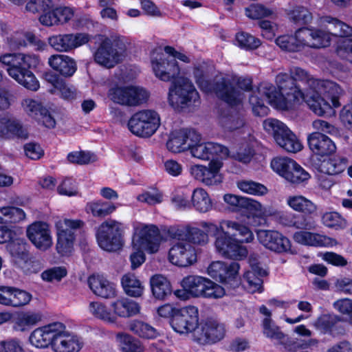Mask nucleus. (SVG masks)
I'll list each match as a JSON object with an SVG mask.
<instances>
[{
  "label": "nucleus",
  "mask_w": 352,
  "mask_h": 352,
  "mask_svg": "<svg viewBox=\"0 0 352 352\" xmlns=\"http://www.w3.org/2000/svg\"><path fill=\"white\" fill-rule=\"evenodd\" d=\"M122 352H142V348L140 341L125 333H119L116 336Z\"/></svg>",
  "instance_id": "nucleus-53"
},
{
  "label": "nucleus",
  "mask_w": 352,
  "mask_h": 352,
  "mask_svg": "<svg viewBox=\"0 0 352 352\" xmlns=\"http://www.w3.org/2000/svg\"><path fill=\"white\" fill-rule=\"evenodd\" d=\"M199 322V309L192 305L177 309L170 319V326L176 333L184 336L192 333L193 339Z\"/></svg>",
  "instance_id": "nucleus-13"
},
{
  "label": "nucleus",
  "mask_w": 352,
  "mask_h": 352,
  "mask_svg": "<svg viewBox=\"0 0 352 352\" xmlns=\"http://www.w3.org/2000/svg\"><path fill=\"white\" fill-rule=\"evenodd\" d=\"M122 225L119 222L112 219L104 221L96 230L98 245L108 252L120 249L122 245Z\"/></svg>",
  "instance_id": "nucleus-12"
},
{
  "label": "nucleus",
  "mask_w": 352,
  "mask_h": 352,
  "mask_svg": "<svg viewBox=\"0 0 352 352\" xmlns=\"http://www.w3.org/2000/svg\"><path fill=\"white\" fill-rule=\"evenodd\" d=\"M6 140L21 139L28 138V131L21 122L14 118L7 117Z\"/></svg>",
  "instance_id": "nucleus-48"
},
{
  "label": "nucleus",
  "mask_w": 352,
  "mask_h": 352,
  "mask_svg": "<svg viewBox=\"0 0 352 352\" xmlns=\"http://www.w3.org/2000/svg\"><path fill=\"white\" fill-rule=\"evenodd\" d=\"M322 22L329 24L327 28L328 32H324L328 36H329L330 34L340 37L352 36V28L337 19L331 16H325L322 19ZM321 31L322 32V30ZM329 43L327 46L329 45L330 36H329Z\"/></svg>",
  "instance_id": "nucleus-44"
},
{
  "label": "nucleus",
  "mask_w": 352,
  "mask_h": 352,
  "mask_svg": "<svg viewBox=\"0 0 352 352\" xmlns=\"http://www.w3.org/2000/svg\"><path fill=\"white\" fill-rule=\"evenodd\" d=\"M89 36L85 33L67 34L50 38V45L58 52H69L89 41Z\"/></svg>",
  "instance_id": "nucleus-25"
},
{
  "label": "nucleus",
  "mask_w": 352,
  "mask_h": 352,
  "mask_svg": "<svg viewBox=\"0 0 352 352\" xmlns=\"http://www.w3.org/2000/svg\"><path fill=\"white\" fill-rule=\"evenodd\" d=\"M109 97L112 101L120 104L138 106L147 100L148 94L142 87L129 86L111 89Z\"/></svg>",
  "instance_id": "nucleus-17"
},
{
  "label": "nucleus",
  "mask_w": 352,
  "mask_h": 352,
  "mask_svg": "<svg viewBox=\"0 0 352 352\" xmlns=\"http://www.w3.org/2000/svg\"><path fill=\"white\" fill-rule=\"evenodd\" d=\"M199 134L194 130L180 129L173 131L166 142L167 148L173 153H181L190 149L191 142H196Z\"/></svg>",
  "instance_id": "nucleus-24"
},
{
  "label": "nucleus",
  "mask_w": 352,
  "mask_h": 352,
  "mask_svg": "<svg viewBox=\"0 0 352 352\" xmlns=\"http://www.w3.org/2000/svg\"><path fill=\"white\" fill-rule=\"evenodd\" d=\"M32 295L15 287L0 285V305L10 307H20L28 305Z\"/></svg>",
  "instance_id": "nucleus-23"
},
{
  "label": "nucleus",
  "mask_w": 352,
  "mask_h": 352,
  "mask_svg": "<svg viewBox=\"0 0 352 352\" xmlns=\"http://www.w3.org/2000/svg\"><path fill=\"white\" fill-rule=\"evenodd\" d=\"M323 224L336 230L344 229L347 226L346 221L336 212H325L322 217Z\"/></svg>",
  "instance_id": "nucleus-59"
},
{
  "label": "nucleus",
  "mask_w": 352,
  "mask_h": 352,
  "mask_svg": "<svg viewBox=\"0 0 352 352\" xmlns=\"http://www.w3.org/2000/svg\"><path fill=\"white\" fill-rule=\"evenodd\" d=\"M27 236L38 250L45 251L53 244L50 226L43 221H35L27 228Z\"/></svg>",
  "instance_id": "nucleus-22"
},
{
  "label": "nucleus",
  "mask_w": 352,
  "mask_h": 352,
  "mask_svg": "<svg viewBox=\"0 0 352 352\" xmlns=\"http://www.w3.org/2000/svg\"><path fill=\"white\" fill-rule=\"evenodd\" d=\"M88 284L91 291L102 298H111L116 295L115 285L110 283L102 275L93 274L90 276L88 278Z\"/></svg>",
  "instance_id": "nucleus-32"
},
{
  "label": "nucleus",
  "mask_w": 352,
  "mask_h": 352,
  "mask_svg": "<svg viewBox=\"0 0 352 352\" xmlns=\"http://www.w3.org/2000/svg\"><path fill=\"white\" fill-rule=\"evenodd\" d=\"M111 308L116 317L130 318L138 314L140 306L135 301L126 297H122L111 302Z\"/></svg>",
  "instance_id": "nucleus-34"
},
{
  "label": "nucleus",
  "mask_w": 352,
  "mask_h": 352,
  "mask_svg": "<svg viewBox=\"0 0 352 352\" xmlns=\"http://www.w3.org/2000/svg\"><path fill=\"white\" fill-rule=\"evenodd\" d=\"M21 107L23 111L30 117L36 120L39 118L42 112H45V107L42 103L33 98H27L21 101Z\"/></svg>",
  "instance_id": "nucleus-56"
},
{
  "label": "nucleus",
  "mask_w": 352,
  "mask_h": 352,
  "mask_svg": "<svg viewBox=\"0 0 352 352\" xmlns=\"http://www.w3.org/2000/svg\"><path fill=\"white\" fill-rule=\"evenodd\" d=\"M245 15L251 19H260L274 14V11L261 4L254 3L245 9Z\"/></svg>",
  "instance_id": "nucleus-62"
},
{
  "label": "nucleus",
  "mask_w": 352,
  "mask_h": 352,
  "mask_svg": "<svg viewBox=\"0 0 352 352\" xmlns=\"http://www.w3.org/2000/svg\"><path fill=\"white\" fill-rule=\"evenodd\" d=\"M84 225L83 221L78 219L60 217L56 219V249L59 254L66 256L72 252L76 239V232L82 229Z\"/></svg>",
  "instance_id": "nucleus-6"
},
{
  "label": "nucleus",
  "mask_w": 352,
  "mask_h": 352,
  "mask_svg": "<svg viewBox=\"0 0 352 352\" xmlns=\"http://www.w3.org/2000/svg\"><path fill=\"white\" fill-rule=\"evenodd\" d=\"M265 275V272L257 265L251 263V270L243 275V287L250 293L262 292L263 280L261 277Z\"/></svg>",
  "instance_id": "nucleus-36"
},
{
  "label": "nucleus",
  "mask_w": 352,
  "mask_h": 352,
  "mask_svg": "<svg viewBox=\"0 0 352 352\" xmlns=\"http://www.w3.org/2000/svg\"><path fill=\"white\" fill-rule=\"evenodd\" d=\"M257 238L263 246L272 251L285 252L290 249L289 240L278 231L260 230L257 232Z\"/></svg>",
  "instance_id": "nucleus-26"
},
{
  "label": "nucleus",
  "mask_w": 352,
  "mask_h": 352,
  "mask_svg": "<svg viewBox=\"0 0 352 352\" xmlns=\"http://www.w3.org/2000/svg\"><path fill=\"white\" fill-rule=\"evenodd\" d=\"M243 208H247L245 217L238 221L246 225L248 228L250 226L256 227L261 226L263 205L254 199L247 198Z\"/></svg>",
  "instance_id": "nucleus-38"
},
{
  "label": "nucleus",
  "mask_w": 352,
  "mask_h": 352,
  "mask_svg": "<svg viewBox=\"0 0 352 352\" xmlns=\"http://www.w3.org/2000/svg\"><path fill=\"white\" fill-rule=\"evenodd\" d=\"M263 126L265 131L273 136L276 143L285 151L297 153L302 150L300 141L283 122L270 118L263 121Z\"/></svg>",
  "instance_id": "nucleus-7"
},
{
  "label": "nucleus",
  "mask_w": 352,
  "mask_h": 352,
  "mask_svg": "<svg viewBox=\"0 0 352 352\" xmlns=\"http://www.w3.org/2000/svg\"><path fill=\"white\" fill-rule=\"evenodd\" d=\"M293 239L296 243L307 246L328 247L336 244L333 239L305 230L296 232Z\"/></svg>",
  "instance_id": "nucleus-31"
},
{
  "label": "nucleus",
  "mask_w": 352,
  "mask_h": 352,
  "mask_svg": "<svg viewBox=\"0 0 352 352\" xmlns=\"http://www.w3.org/2000/svg\"><path fill=\"white\" fill-rule=\"evenodd\" d=\"M117 206L110 201L94 200L86 204L85 211L97 218H104L116 211Z\"/></svg>",
  "instance_id": "nucleus-41"
},
{
  "label": "nucleus",
  "mask_w": 352,
  "mask_h": 352,
  "mask_svg": "<svg viewBox=\"0 0 352 352\" xmlns=\"http://www.w3.org/2000/svg\"><path fill=\"white\" fill-rule=\"evenodd\" d=\"M135 230L132 242L135 252L130 256L133 269L138 267L144 262V251L150 254L155 253L158 251L161 243L160 233L157 226L140 225L135 228Z\"/></svg>",
  "instance_id": "nucleus-5"
},
{
  "label": "nucleus",
  "mask_w": 352,
  "mask_h": 352,
  "mask_svg": "<svg viewBox=\"0 0 352 352\" xmlns=\"http://www.w3.org/2000/svg\"><path fill=\"white\" fill-rule=\"evenodd\" d=\"M236 44L246 50L256 49L261 45V41L247 32H241L236 34Z\"/></svg>",
  "instance_id": "nucleus-58"
},
{
  "label": "nucleus",
  "mask_w": 352,
  "mask_h": 352,
  "mask_svg": "<svg viewBox=\"0 0 352 352\" xmlns=\"http://www.w3.org/2000/svg\"><path fill=\"white\" fill-rule=\"evenodd\" d=\"M199 96L192 83L187 78H179L169 88L168 101L175 108H184L199 100Z\"/></svg>",
  "instance_id": "nucleus-11"
},
{
  "label": "nucleus",
  "mask_w": 352,
  "mask_h": 352,
  "mask_svg": "<svg viewBox=\"0 0 352 352\" xmlns=\"http://www.w3.org/2000/svg\"><path fill=\"white\" fill-rule=\"evenodd\" d=\"M207 280L208 278L200 276H188L184 278L182 281L183 289L175 291V294L178 298L184 300L188 298L190 296L201 297Z\"/></svg>",
  "instance_id": "nucleus-28"
},
{
  "label": "nucleus",
  "mask_w": 352,
  "mask_h": 352,
  "mask_svg": "<svg viewBox=\"0 0 352 352\" xmlns=\"http://www.w3.org/2000/svg\"><path fill=\"white\" fill-rule=\"evenodd\" d=\"M190 153L194 157L202 160H209L214 156L221 159L229 156L227 147L212 142H201V137L196 142H191Z\"/></svg>",
  "instance_id": "nucleus-21"
},
{
  "label": "nucleus",
  "mask_w": 352,
  "mask_h": 352,
  "mask_svg": "<svg viewBox=\"0 0 352 352\" xmlns=\"http://www.w3.org/2000/svg\"><path fill=\"white\" fill-rule=\"evenodd\" d=\"M223 163L219 160H211L208 166L195 164L190 166V173L197 181L206 186H217L223 181L219 173Z\"/></svg>",
  "instance_id": "nucleus-18"
},
{
  "label": "nucleus",
  "mask_w": 352,
  "mask_h": 352,
  "mask_svg": "<svg viewBox=\"0 0 352 352\" xmlns=\"http://www.w3.org/2000/svg\"><path fill=\"white\" fill-rule=\"evenodd\" d=\"M221 79L228 80V87L229 89L228 94L232 97L235 95V93H239L241 96V98L239 101H233V102H227L231 106H234L240 104L244 98V94L241 92V90L249 91L252 89V79L250 78L243 77H221Z\"/></svg>",
  "instance_id": "nucleus-39"
},
{
  "label": "nucleus",
  "mask_w": 352,
  "mask_h": 352,
  "mask_svg": "<svg viewBox=\"0 0 352 352\" xmlns=\"http://www.w3.org/2000/svg\"><path fill=\"white\" fill-rule=\"evenodd\" d=\"M61 322H52L35 329L30 334V344L38 349L51 348L53 350L54 343L60 332Z\"/></svg>",
  "instance_id": "nucleus-19"
},
{
  "label": "nucleus",
  "mask_w": 352,
  "mask_h": 352,
  "mask_svg": "<svg viewBox=\"0 0 352 352\" xmlns=\"http://www.w3.org/2000/svg\"><path fill=\"white\" fill-rule=\"evenodd\" d=\"M49 65L64 76H72L76 71L74 59L63 54H54L48 59Z\"/></svg>",
  "instance_id": "nucleus-35"
},
{
  "label": "nucleus",
  "mask_w": 352,
  "mask_h": 352,
  "mask_svg": "<svg viewBox=\"0 0 352 352\" xmlns=\"http://www.w3.org/2000/svg\"><path fill=\"white\" fill-rule=\"evenodd\" d=\"M239 223L249 232L248 236H241L239 231L225 230L215 237L214 247L216 252L221 256L233 260H243L248 254L247 248L243 243H250L254 239V235L250 228L246 225Z\"/></svg>",
  "instance_id": "nucleus-3"
},
{
  "label": "nucleus",
  "mask_w": 352,
  "mask_h": 352,
  "mask_svg": "<svg viewBox=\"0 0 352 352\" xmlns=\"http://www.w3.org/2000/svg\"><path fill=\"white\" fill-rule=\"evenodd\" d=\"M0 63L6 67L8 75L18 83L31 91L39 88V82L31 68L40 63L38 56L23 53H6L0 56Z\"/></svg>",
  "instance_id": "nucleus-2"
},
{
  "label": "nucleus",
  "mask_w": 352,
  "mask_h": 352,
  "mask_svg": "<svg viewBox=\"0 0 352 352\" xmlns=\"http://www.w3.org/2000/svg\"><path fill=\"white\" fill-rule=\"evenodd\" d=\"M340 317L336 315H324L319 317L314 322V326L324 332H331Z\"/></svg>",
  "instance_id": "nucleus-63"
},
{
  "label": "nucleus",
  "mask_w": 352,
  "mask_h": 352,
  "mask_svg": "<svg viewBox=\"0 0 352 352\" xmlns=\"http://www.w3.org/2000/svg\"><path fill=\"white\" fill-rule=\"evenodd\" d=\"M287 204L294 210L305 214H312L317 210L316 205L302 195L289 196Z\"/></svg>",
  "instance_id": "nucleus-43"
},
{
  "label": "nucleus",
  "mask_w": 352,
  "mask_h": 352,
  "mask_svg": "<svg viewBox=\"0 0 352 352\" xmlns=\"http://www.w3.org/2000/svg\"><path fill=\"white\" fill-rule=\"evenodd\" d=\"M238 188L247 194L262 196L267 192V188L263 184L253 181H241L237 183Z\"/></svg>",
  "instance_id": "nucleus-60"
},
{
  "label": "nucleus",
  "mask_w": 352,
  "mask_h": 352,
  "mask_svg": "<svg viewBox=\"0 0 352 352\" xmlns=\"http://www.w3.org/2000/svg\"><path fill=\"white\" fill-rule=\"evenodd\" d=\"M263 329L264 335L275 341L278 344H283L289 351L295 344L294 341L289 339L287 335L283 333L280 328L276 326L271 318H265L263 321Z\"/></svg>",
  "instance_id": "nucleus-33"
},
{
  "label": "nucleus",
  "mask_w": 352,
  "mask_h": 352,
  "mask_svg": "<svg viewBox=\"0 0 352 352\" xmlns=\"http://www.w3.org/2000/svg\"><path fill=\"white\" fill-rule=\"evenodd\" d=\"M172 241L168 250V259L173 265L186 267L197 262L196 248L184 239H170Z\"/></svg>",
  "instance_id": "nucleus-16"
},
{
  "label": "nucleus",
  "mask_w": 352,
  "mask_h": 352,
  "mask_svg": "<svg viewBox=\"0 0 352 352\" xmlns=\"http://www.w3.org/2000/svg\"><path fill=\"white\" fill-rule=\"evenodd\" d=\"M193 75L196 83L199 88L206 93H214L219 98L226 102H233L239 101L241 96L239 93H235L232 97L228 94V80L221 79V77L217 79L215 83H212L208 80L206 67L205 65H195L193 69Z\"/></svg>",
  "instance_id": "nucleus-8"
},
{
  "label": "nucleus",
  "mask_w": 352,
  "mask_h": 352,
  "mask_svg": "<svg viewBox=\"0 0 352 352\" xmlns=\"http://www.w3.org/2000/svg\"><path fill=\"white\" fill-rule=\"evenodd\" d=\"M60 332L55 339L53 351L55 352H78L83 346V342L78 336L66 330L61 322Z\"/></svg>",
  "instance_id": "nucleus-27"
},
{
  "label": "nucleus",
  "mask_w": 352,
  "mask_h": 352,
  "mask_svg": "<svg viewBox=\"0 0 352 352\" xmlns=\"http://www.w3.org/2000/svg\"><path fill=\"white\" fill-rule=\"evenodd\" d=\"M19 245V250L14 253L18 266L25 273H36L38 271V263L25 249V244Z\"/></svg>",
  "instance_id": "nucleus-42"
},
{
  "label": "nucleus",
  "mask_w": 352,
  "mask_h": 352,
  "mask_svg": "<svg viewBox=\"0 0 352 352\" xmlns=\"http://www.w3.org/2000/svg\"><path fill=\"white\" fill-rule=\"evenodd\" d=\"M213 204L208 192L203 188H195L191 192L190 209L206 213L212 209Z\"/></svg>",
  "instance_id": "nucleus-37"
},
{
  "label": "nucleus",
  "mask_w": 352,
  "mask_h": 352,
  "mask_svg": "<svg viewBox=\"0 0 352 352\" xmlns=\"http://www.w3.org/2000/svg\"><path fill=\"white\" fill-rule=\"evenodd\" d=\"M160 125V115L151 109L142 110L135 113L128 122L129 131L134 135L143 138L153 135Z\"/></svg>",
  "instance_id": "nucleus-10"
},
{
  "label": "nucleus",
  "mask_w": 352,
  "mask_h": 352,
  "mask_svg": "<svg viewBox=\"0 0 352 352\" xmlns=\"http://www.w3.org/2000/svg\"><path fill=\"white\" fill-rule=\"evenodd\" d=\"M226 333L225 324L217 317L208 316L200 320L194 340L200 344H215L223 339Z\"/></svg>",
  "instance_id": "nucleus-14"
},
{
  "label": "nucleus",
  "mask_w": 352,
  "mask_h": 352,
  "mask_svg": "<svg viewBox=\"0 0 352 352\" xmlns=\"http://www.w3.org/2000/svg\"><path fill=\"white\" fill-rule=\"evenodd\" d=\"M122 286L126 294L131 297H140L144 292L141 281L133 274H124L121 280Z\"/></svg>",
  "instance_id": "nucleus-45"
},
{
  "label": "nucleus",
  "mask_w": 352,
  "mask_h": 352,
  "mask_svg": "<svg viewBox=\"0 0 352 352\" xmlns=\"http://www.w3.org/2000/svg\"><path fill=\"white\" fill-rule=\"evenodd\" d=\"M190 190L186 186H180L174 190L171 195V203L177 210H190Z\"/></svg>",
  "instance_id": "nucleus-51"
},
{
  "label": "nucleus",
  "mask_w": 352,
  "mask_h": 352,
  "mask_svg": "<svg viewBox=\"0 0 352 352\" xmlns=\"http://www.w3.org/2000/svg\"><path fill=\"white\" fill-rule=\"evenodd\" d=\"M346 168V160L340 157H331L322 160L319 165L320 172L329 175H338Z\"/></svg>",
  "instance_id": "nucleus-46"
},
{
  "label": "nucleus",
  "mask_w": 352,
  "mask_h": 352,
  "mask_svg": "<svg viewBox=\"0 0 352 352\" xmlns=\"http://www.w3.org/2000/svg\"><path fill=\"white\" fill-rule=\"evenodd\" d=\"M307 142L310 150L318 155H329L336 149L334 142L327 135L320 132H313L308 135Z\"/></svg>",
  "instance_id": "nucleus-30"
},
{
  "label": "nucleus",
  "mask_w": 352,
  "mask_h": 352,
  "mask_svg": "<svg viewBox=\"0 0 352 352\" xmlns=\"http://www.w3.org/2000/svg\"><path fill=\"white\" fill-rule=\"evenodd\" d=\"M294 160L287 157H277L271 162L272 170L286 179L290 168H293Z\"/></svg>",
  "instance_id": "nucleus-57"
},
{
  "label": "nucleus",
  "mask_w": 352,
  "mask_h": 352,
  "mask_svg": "<svg viewBox=\"0 0 352 352\" xmlns=\"http://www.w3.org/2000/svg\"><path fill=\"white\" fill-rule=\"evenodd\" d=\"M7 41L10 47L12 48L25 46L28 42L36 45L38 50H43L45 46V43L38 39L33 34L22 31L14 32L7 37Z\"/></svg>",
  "instance_id": "nucleus-40"
},
{
  "label": "nucleus",
  "mask_w": 352,
  "mask_h": 352,
  "mask_svg": "<svg viewBox=\"0 0 352 352\" xmlns=\"http://www.w3.org/2000/svg\"><path fill=\"white\" fill-rule=\"evenodd\" d=\"M41 319V316L39 314L32 312L23 313L16 318L13 328L16 331L23 332L31 326L36 324Z\"/></svg>",
  "instance_id": "nucleus-54"
},
{
  "label": "nucleus",
  "mask_w": 352,
  "mask_h": 352,
  "mask_svg": "<svg viewBox=\"0 0 352 352\" xmlns=\"http://www.w3.org/2000/svg\"><path fill=\"white\" fill-rule=\"evenodd\" d=\"M329 36L320 30L302 28L294 36L282 35L276 39V44L283 50L298 52L305 47L320 48L327 47Z\"/></svg>",
  "instance_id": "nucleus-4"
},
{
  "label": "nucleus",
  "mask_w": 352,
  "mask_h": 352,
  "mask_svg": "<svg viewBox=\"0 0 352 352\" xmlns=\"http://www.w3.org/2000/svg\"><path fill=\"white\" fill-rule=\"evenodd\" d=\"M309 177V174L294 161L293 168H290L289 173H287L286 180L292 184H298L307 181Z\"/></svg>",
  "instance_id": "nucleus-61"
},
{
  "label": "nucleus",
  "mask_w": 352,
  "mask_h": 352,
  "mask_svg": "<svg viewBox=\"0 0 352 352\" xmlns=\"http://www.w3.org/2000/svg\"><path fill=\"white\" fill-rule=\"evenodd\" d=\"M151 63L155 76L162 81H170L179 74L180 69L176 60L170 58L161 48L153 51Z\"/></svg>",
  "instance_id": "nucleus-15"
},
{
  "label": "nucleus",
  "mask_w": 352,
  "mask_h": 352,
  "mask_svg": "<svg viewBox=\"0 0 352 352\" xmlns=\"http://www.w3.org/2000/svg\"><path fill=\"white\" fill-rule=\"evenodd\" d=\"M126 46L120 38H105L94 54L95 61L107 68H112L124 57Z\"/></svg>",
  "instance_id": "nucleus-9"
},
{
  "label": "nucleus",
  "mask_w": 352,
  "mask_h": 352,
  "mask_svg": "<svg viewBox=\"0 0 352 352\" xmlns=\"http://www.w3.org/2000/svg\"><path fill=\"white\" fill-rule=\"evenodd\" d=\"M199 226L205 230V232L208 234L217 236L222 233L225 230L232 231H239V234L241 236H248V230L242 226L239 221L233 220H222L219 225L210 222L202 221L199 223Z\"/></svg>",
  "instance_id": "nucleus-29"
},
{
  "label": "nucleus",
  "mask_w": 352,
  "mask_h": 352,
  "mask_svg": "<svg viewBox=\"0 0 352 352\" xmlns=\"http://www.w3.org/2000/svg\"><path fill=\"white\" fill-rule=\"evenodd\" d=\"M45 78L54 85V89L63 99L72 100L76 98V91L73 86L67 85L63 80L58 79L50 74L45 75Z\"/></svg>",
  "instance_id": "nucleus-50"
},
{
  "label": "nucleus",
  "mask_w": 352,
  "mask_h": 352,
  "mask_svg": "<svg viewBox=\"0 0 352 352\" xmlns=\"http://www.w3.org/2000/svg\"><path fill=\"white\" fill-rule=\"evenodd\" d=\"M129 329L140 338L155 339L159 336L157 330L149 324L141 320H135L129 325Z\"/></svg>",
  "instance_id": "nucleus-49"
},
{
  "label": "nucleus",
  "mask_w": 352,
  "mask_h": 352,
  "mask_svg": "<svg viewBox=\"0 0 352 352\" xmlns=\"http://www.w3.org/2000/svg\"><path fill=\"white\" fill-rule=\"evenodd\" d=\"M276 82L278 91L272 83L263 82L250 96L255 115H267L269 108L263 101L265 99L272 106L282 110L292 109L305 102L316 115L322 116L332 108L341 106L340 98L344 94L336 82L314 78L300 67L291 69L290 76L278 74Z\"/></svg>",
  "instance_id": "nucleus-1"
},
{
  "label": "nucleus",
  "mask_w": 352,
  "mask_h": 352,
  "mask_svg": "<svg viewBox=\"0 0 352 352\" xmlns=\"http://www.w3.org/2000/svg\"><path fill=\"white\" fill-rule=\"evenodd\" d=\"M239 267V264L237 263L233 262L230 264L226 263L223 272H221L222 277H220L219 281L230 288L237 287L240 283Z\"/></svg>",
  "instance_id": "nucleus-47"
},
{
  "label": "nucleus",
  "mask_w": 352,
  "mask_h": 352,
  "mask_svg": "<svg viewBox=\"0 0 352 352\" xmlns=\"http://www.w3.org/2000/svg\"><path fill=\"white\" fill-rule=\"evenodd\" d=\"M151 287L153 296L157 299H164L170 293L168 280L162 275H155L151 278Z\"/></svg>",
  "instance_id": "nucleus-52"
},
{
  "label": "nucleus",
  "mask_w": 352,
  "mask_h": 352,
  "mask_svg": "<svg viewBox=\"0 0 352 352\" xmlns=\"http://www.w3.org/2000/svg\"><path fill=\"white\" fill-rule=\"evenodd\" d=\"M289 19L295 23L306 24L311 19V14L304 7L297 6L289 13Z\"/></svg>",
  "instance_id": "nucleus-64"
},
{
  "label": "nucleus",
  "mask_w": 352,
  "mask_h": 352,
  "mask_svg": "<svg viewBox=\"0 0 352 352\" xmlns=\"http://www.w3.org/2000/svg\"><path fill=\"white\" fill-rule=\"evenodd\" d=\"M89 311L96 318L105 322L114 323L116 321V317L102 302H91L89 305Z\"/></svg>",
  "instance_id": "nucleus-55"
},
{
  "label": "nucleus",
  "mask_w": 352,
  "mask_h": 352,
  "mask_svg": "<svg viewBox=\"0 0 352 352\" xmlns=\"http://www.w3.org/2000/svg\"><path fill=\"white\" fill-rule=\"evenodd\" d=\"M167 237L170 239H184L192 245L193 244L205 245L209 240L207 233L190 226H170L167 230Z\"/></svg>",
  "instance_id": "nucleus-20"
}]
</instances>
